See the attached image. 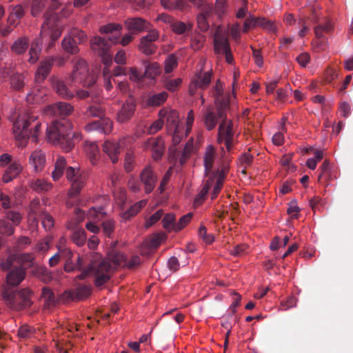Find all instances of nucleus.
I'll use <instances>...</instances> for the list:
<instances>
[{"label":"nucleus","mask_w":353,"mask_h":353,"mask_svg":"<svg viewBox=\"0 0 353 353\" xmlns=\"http://www.w3.org/2000/svg\"><path fill=\"white\" fill-rule=\"evenodd\" d=\"M29 186L32 190L38 193L46 192L52 188V184L44 179L32 180L29 183Z\"/></svg>","instance_id":"7c9ffc66"},{"label":"nucleus","mask_w":353,"mask_h":353,"mask_svg":"<svg viewBox=\"0 0 353 353\" xmlns=\"http://www.w3.org/2000/svg\"><path fill=\"white\" fill-rule=\"evenodd\" d=\"M140 179L141 183L144 185L145 193H150L154 190L157 181V176L150 166H147L142 170Z\"/></svg>","instance_id":"f3484780"},{"label":"nucleus","mask_w":353,"mask_h":353,"mask_svg":"<svg viewBox=\"0 0 353 353\" xmlns=\"http://www.w3.org/2000/svg\"><path fill=\"white\" fill-rule=\"evenodd\" d=\"M333 28V24L329 19H324L319 21L314 28V33L317 40L313 43L314 48L316 51L325 50L327 39L325 37V34L330 33Z\"/></svg>","instance_id":"f8f14e48"},{"label":"nucleus","mask_w":353,"mask_h":353,"mask_svg":"<svg viewBox=\"0 0 353 353\" xmlns=\"http://www.w3.org/2000/svg\"><path fill=\"white\" fill-rule=\"evenodd\" d=\"M14 261H16L15 254H10L7 257V259L2 260L0 263V266L3 270H8L12 267Z\"/></svg>","instance_id":"69168bd1"},{"label":"nucleus","mask_w":353,"mask_h":353,"mask_svg":"<svg viewBox=\"0 0 353 353\" xmlns=\"http://www.w3.org/2000/svg\"><path fill=\"white\" fill-rule=\"evenodd\" d=\"M205 41V37L201 33L194 32L190 37V48L196 51L200 50L204 42Z\"/></svg>","instance_id":"a19ab883"},{"label":"nucleus","mask_w":353,"mask_h":353,"mask_svg":"<svg viewBox=\"0 0 353 353\" xmlns=\"http://www.w3.org/2000/svg\"><path fill=\"white\" fill-rule=\"evenodd\" d=\"M113 43L101 37H94L90 41V46L92 52L100 57L103 64L109 67L112 64V57L110 48Z\"/></svg>","instance_id":"1a4fd4ad"},{"label":"nucleus","mask_w":353,"mask_h":353,"mask_svg":"<svg viewBox=\"0 0 353 353\" xmlns=\"http://www.w3.org/2000/svg\"><path fill=\"white\" fill-rule=\"evenodd\" d=\"M176 216L172 213H169L165 215L163 219V226L168 232L174 230L172 228L176 224L175 223Z\"/></svg>","instance_id":"8fccbe9b"},{"label":"nucleus","mask_w":353,"mask_h":353,"mask_svg":"<svg viewBox=\"0 0 353 353\" xmlns=\"http://www.w3.org/2000/svg\"><path fill=\"white\" fill-rule=\"evenodd\" d=\"M270 23L264 18H255L250 17L247 18L243 24V32H247L251 28L256 26H265Z\"/></svg>","instance_id":"c9c22d12"},{"label":"nucleus","mask_w":353,"mask_h":353,"mask_svg":"<svg viewBox=\"0 0 353 353\" xmlns=\"http://www.w3.org/2000/svg\"><path fill=\"white\" fill-rule=\"evenodd\" d=\"M199 236L207 244H210L214 241L213 235L208 234L207 228L204 225H201L199 228Z\"/></svg>","instance_id":"13d9d810"},{"label":"nucleus","mask_w":353,"mask_h":353,"mask_svg":"<svg viewBox=\"0 0 353 353\" xmlns=\"http://www.w3.org/2000/svg\"><path fill=\"white\" fill-rule=\"evenodd\" d=\"M41 123L37 116L32 114L19 115L13 123L12 132L19 148H25L30 138L37 143L39 133L41 131Z\"/></svg>","instance_id":"7ed1b4c3"},{"label":"nucleus","mask_w":353,"mask_h":353,"mask_svg":"<svg viewBox=\"0 0 353 353\" xmlns=\"http://www.w3.org/2000/svg\"><path fill=\"white\" fill-rule=\"evenodd\" d=\"M6 217L8 220L11 221L14 225H17L21 223L22 216L18 212L9 211L6 214Z\"/></svg>","instance_id":"774afa93"},{"label":"nucleus","mask_w":353,"mask_h":353,"mask_svg":"<svg viewBox=\"0 0 353 353\" xmlns=\"http://www.w3.org/2000/svg\"><path fill=\"white\" fill-rule=\"evenodd\" d=\"M68 181L70 182V188L68 190V199H75L74 204L78 200L82 188L85 185L86 174L78 167L68 166ZM69 201H68V205Z\"/></svg>","instance_id":"6e6552de"},{"label":"nucleus","mask_w":353,"mask_h":353,"mask_svg":"<svg viewBox=\"0 0 353 353\" xmlns=\"http://www.w3.org/2000/svg\"><path fill=\"white\" fill-rule=\"evenodd\" d=\"M162 6L171 11L188 12L191 6L188 0H161Z\"/></svg>","instance_id":"5701e85b"},{"label":"nucleus","mask_w":353,"mask_h":353,"mask_svg":"<svg viewBox=\"0 0 353 353\" xmlns=\"http://www.w3.org/2000/svg\"><path fill=\"white\" fill-rule=\"evenodd\" d=\"M53 85L54 90L58 94L61 95L63 97L66 96V88L63 81L55 79L53 81Z\"/></svg>","instance_id":"0e129e2a"},{"label":"nucleus","mask_w":353,"mask_h":353,"mask_svg":"<svg viewBox=\"0 0 353 353\" xmlns=\"http://www.w3.org/2000/svg\"><path fill=\"white\" fill-rule=\"evenodd\" d=\"M227 112L225 110V117H219L221 121L218 129V143H224L228 152L232 149L234 141L233 122L227 119Z\"/></svg>","instance_id":"9d476101"},{"label":"nucleus","mask_w":353,"mask_h":353,"mask_svg":"<svg viewBox=\"0 0 353 353\" xmlns=\"http://www.w3.org/2000/svg\"><path fill=\"white\" fill-rule=\"evenodd\" d=\"M72 241L78 246L83 245L86 241L85 231L83 229H78L72 232Z\"/></svg>","instance_id":"49530a36"},{"label":"nucleus","mask_w":353,"mask_h":353,"mask_svg":"<svg viewBox=\"0 0 353 353\" xmlns=\"http://www.w3.org/2000/svg\"><path fill=\"white\" fill-rule=\"evenodd\" d=\"M44 17L45 20L41 26L40 34L42 37H50L51 42L48 46L50 48L53 46L54 42L59 38L62 32L59 24L60 17L57 13L51 11L46 12Z\"/></svg>","instance_id":"0eeeda50"},{"label":"nucleus","mask_w":353,"mask_h":353,"mask_svg":"<svg viewBox=\"0 0 353 353\" xmlns=\"http://www.w3.org/2000/svg\"><path fill=\"white\" fill-rule=\"evenodd\" d=\"M163 214L162 210H159L154 214H152L148 219L146 220L145 227L148 228L153 225L155 223L160 220Z\"/></svg>","instance_id":"052dcab7"},{"label":"nucleus","mask_w":353,"mask_h":353,"mask_svg":"<svg viewBox=\"0 0 353 353\" xmlns=\"http://www.w3.org/2000/svg\"><path fill=\"white\" fill-rule=\"evenodd\" d=\"M171 30L176 34H187L192 31L193 23L191 22L185 23L183 21L174 19L170 26Z\"/></svg>","instance_id":"2f4dec72"},{"label":"nucleus","mask_w":353,"mask_h":353,"mask_svg":"<svg viewBox=\"0 0 353 353\" xmlns=\"http://www.w3.org/2000/svg\"><path fill=\"white\" fill-rule=\"evenodd\" d=\"M141 258L133 256L127 260L125 256L117 250L112 249L107 257L103 258L99 253L92 255L90 263L87 269H84V261L79 254H73L68 249V272L79 270L81 273L77 276L79 279H84L88 274L94 276V283L101 287L111 278V274L118 266H125L132 269L141 263Z\"/></svg>","instance_id":"f257e3e1"},{"label":"nucleus","mask_w":353,"mask_h":353,"mask_svg":"<svg viewBox=\"0 0 353 353\" xmlns=\"http://www.w3.org/2000/svg\"><path fill=\"white\" fill-rule=\"evenodd\" d=\"M72 129H73V125L68 121V152L73 148L76 143H79L81 139V134L79 132H69V130Z\"/></svg>","instance_id":"e433bc0d"},{"label":"nucleus","mask_w":353,"mask_h":353,"mask_svg":"<svg viewBox=\"0 0 353 353\" xmlns=\"http://www.w3.org/2000/svg\"><path fill=\"white\" fill-rule=\"evenodd\" d=\"M216 152L214 148L212 145H208L206 148L205 153L204 155V165L205 176L208 178L212 175V173L215 171H212Z\"/></svg>","instance_id":"c85d7f7f"},{"label":"nucleus","mask_w":353,"mask_h":353,"mask_svg":"<svg viewBox=\"0 0 353 353\" xmlns=\"http://www.w3.org/2000/svg\"><path fill=\"white\" fill-rule=\"evenodd\" d=\"M42 299H43L46 308H50L55 303V296L53 292L49 288L45 287L42 289Z\"/></svg>","instance_id":"c03bdc74"},{"label":"nucleus","mask_w":353,"mask_h":353,"mask_svg":"<svg viewBox=\"0 0 353 353\" xmlns=\"http://www.w3.org/2000/svg\"><path fill=\"white\" fill-rule=\"evenodd\" d=\"M34 333V330L31 327L24 325L18 330V336L21 339H26L30 337Z\"/></svg>","instance_id":"680f3d73"},{"label":"nucleus","mask_w":353,"mask_h":353,"mask_svg":"<svg viewBox=\"0 0 353 353\" xmlns=\"http://www.w3.org/2000/svg\"><path fill=\"white\" fill-rule=\"evenodd\" d=\"M197 26L199 30L202 32H206L209 28L210 25L208 23V18L203 17V15L198 14L196 17Z\"/></svg>","instance_id":"bf43d9fd"},{"label":"nucleus","mask_w":353,"mask_h":353,"mask_svg":"<svg viewBox=\"0 0 353 353\" xmlns=\"http://www.w3.org/2000/svg\"><path fill=\"white\" fill-rule=\"evenodd\" d=\"M214 52L216 55H225L227 63H233L234 59L228 35L219 28L214 36Z\"/></svg>","instance_id":"9b49d317"},{"label":"nucleus","mask_w":353,"mask_h":353,"mask_svg":"<svg viewBox=\"0 0 353 353\" xmlns=\"http://www.w3.org/2000/svg\"><path fill=\"white\" fill-rule=\"evenodd\" d=\"M29 163L35 172H41L46 165V155L41 150L33 151L29 158Z\"/></svg>","instance_id":"b1692460"},{"label":"nucleus","mask_w":353,"mask_h":353,"mask_svg":"<svg viewBox=\"0 0 353 353\" xmlns=\"http://www.w3.org/2000/svg\"><path fill=\"white\" fill-rule=\"evenodd\" d=\"M86 154L92 165H96L99 159V149L95 142L86 141L84 147Z\"/></svg>","instance_id":"c756f323"},{"label":"nucleus","mask_w":353,"mask_h":353,"mask_svg":"<svg viewBox=\"0 0 353 353\" xmlns=\"http://www.w3.org/2000/svg\"><path fill=\"white\" fill-rule=\"evenodd\" d=\"M48 94V90L43 88H34L28 92L26 101L30 104H38L43 102Z\"/></svg>","instance_id":"393cba45"},{"label":"nucleus","mask_w":353,"mask_h":353,"mask_svg":"<svg viewBox=\"0 0 353 353\" xmlns=\"http://www.w3.org/2000/svg\"><path fill=\"white\" fill-rule=\"evenodd\" d=\"M146 150H150L152 152V158L159 160L165 152V142L162 137L149 139L144 145Z\"/></svg>","instance_id":"dca6fc26"},{"label":"nucleus","mask_w":353,"mask_h":353,"mask_svg":"<svg viewBox=\"0 0 353 353\" xmlns=\"http://www.w3.org/2000/svg\"><path fill=\"white\" fill-rule=\"evenodd\" d=\"M73 68L70 81L74 83H79L83 86H92L97 79L96 74L89 72L86 62L79 57L72 60Z\"/></svg>","instance_id":"423d86ee"},{"label":"nucleus","mask_w":353,"mask_h":353,"mask_svg":"<svg viewBox=\"0 0 353 353\" xmlns=\"http://www.w3.org/2000/svg\"><path fill=\"white\" fill-rule=\"evenodd\" d=\"M66 166V161L62 156H59L55 161L54 170L52 173V177L54 181H59L63 175Z\"/></svg>","instance_id":"f704fd0d"},{"label":"nucleus","mask_w":353,"mask_h":353,"mask_svg":"<svg viewBox=\"0 0 353 353\" xmlns=\"http://www.w3.org/2000/svg\"><path fill=\"white\" fill-rule=\"evenodd\" d=\"M44 112L46 114L59 117L47 128L46 137L52 145L64 149L66 146V104L59 102L50 105Z\"/></svg>","instance_id":"f03ea898"},{"label":"nucleus","mask_w":353,"mask_h":353,"mask_svg":"<svg viewBox=\"0 0 353 353\" xmlns=\"http://www.w3.org/2000/svg\"><path fill=\"white\" fill-rule=\"evenodd\" d=\"M177 59L174 54H170L165 61V73L171 72L177 66Z\"/></svg>","instance_id":"5fc2aeb1"},{"label":"nucleus","mask_w":353,"mask_h":353,"mask_svg":"<svg viewBox=\"0 0 353 353\" xmlns=\"http://www.w3.org/2000/svg\"><path fill=\"white\" fill-rule=\"evenodd\" d=\"M91 294V288L88 285H79L76 288L77 299L81 300L87 298Z\"/></svg>","instance_id":"864d4df0"},{"label":"nucleus","mask_w":353,"mask_h":353,"mask_svg":"<svg viewBox=\"0 0 353 353\" xmlns=\"http://www.w3.org/2000/svg\"><path fill=\"white\" fill-rule=\"evenodd\" d=\"M163 110L159 112L161 117H163ZM166 118V128L168 133L172 132L179 129V113L174 110H171L168 112L164 114Z\"/></svg>","instance_id":"a878e982"},{"label":"nucleus","mask_w":353,"mask_h":353,"mask_svg":"<svg viewBox=\"0 0 353 353\" xmlns=\"http://www.w3.org/2000/svg\"><path fill=\"white\" fill-rule=\"evenodd\" d=\"M28 47V39L27 37H21L17 39L11 46L12 50L18 54L23 53Z\"/></svg>","instance_id":"37998d69"},{"label":"nucleus","mask_w":353,"mask_h":353,"mask_svg":"<svg viewBox=\"0 0 353 353\" xmlns=\"http://www.w3.org/2000/svg\"><path fill=\"white\" fill-rule=\"evenodd\" d=\"M40 201L38 198L34 199L30 204L29 219H32L34 221L37 222V215L40 212Z\"/></svg>","instance_id":"de8ad7c7"},{"label":"nucleus","mask_w":353,"mask_h":353,"mask_svg":"<svg viewBox=\"0 0 353 353\" xmlns=\"http://www.w3.org/2000/svg\"><path fill=\"white\" fill-rule=\"evenodd\" d=\"M136 108V103L132 100H128L121 106L117 115V119L119 123L128 121L133 116Z\"/></svg>","instance_id":"aec40b11"},{"label":"nucleus","mask_w":353,"mask_h":353,"mask_svg":"<svg viewBox=\"0 0 353 353\" xmlns=\"http://www.w3.org/2000/svg\"><path fill=\"white\" fill-rule=\"evenodd\" d=\"M229 171V165L227 162H223L221 166L216 172L212 173V175L208 179L202 189L195 198L194 205L195 206L201 205L205 200V196L211 187L214 185L211 199H214L219 194L223 188L224 181Z\"/></svg>","instance_id":"20e7f679"},{"label":"nucleus","mask_w":353,"mask_h":353,"mask_svg":"<svg viewBox=\"0 0 353 353\" xmlns=\"http://www.w3.org/2000/svg\"><path fill=\"white\" fill-rule=\"evenodd\" d=\"M218 119H220L218 112L216 113L212 108H208L204 115V123L207 130H213L218 123Z\"/></svg>","instance_id":"473e14b6"},{"label":"nucleus","mask_w":353,"mask_h":353,"mask_svg":"<svg viewBox=\"0 0 353 353\" xmlns=\"http://www.w3.org/2000/svg\"><path fill=\"white\" fill-rule=\"evenodd\" d=\"M52 241L51 237L47 236L45 239H43L42 241H39L36 245V250L39 252H46L50 248V243Z\"/></svg>","instance_id":"338daca9"},{"label":"nucleus","mask_w":353,"mask_h":353,"mask_svg":"<svg viewBox=\"0 0 353 353\" xmlns=\"http://www.w3.org/2000/svg\"><path fill=\"white\" fill-rule=\"evenodd\" d=\"M14 231V227L6 220L0 219V234L10 236Z\"/></svg>","instance_id":"603ef678"},{"label":"nucleus","mask_w":353,"mask_h":353,"mask_svg":"<svg viewBox=\"0 0 353 353\" xmlns=\"http://www.w3.org/2000/svg\"><path fill=\"white\" fill-rule=\"evenodd\" d=\"M103 150L110 157L111 161L115 163L119 160L121 146L119 142L108 140L103 145Z\"/></svg>","instance_id":"4be33fe9"},{"label":"nucleus","mask_w":353,"mask_h":353,"mask_svg":"<svg viewBox=\"0 0 353 353\" xmlns=\"http://www.w3.org/2000/svg\"><path fill=\"white\" fill-rule=\"evenodd\" d=\"M212 72H200L196 75V78L192 82L194 84L195 87H199L201 88H206L211 81Z\"/></svg>","instance_id":"4c0bfd02"},{"label":"nucleus","mask_w":353,"mask_h":353,"mask_svg":"<svg viewBox=\"0 0 353 353\" xmlns=\"http://www.w3.org/2000/svg\"><path fill=\"white\" fill-rule=\"evenodd\" d=\"M45 1L44 0H34L32 1L31 13L34 17L37 16L44 8Z\"/></svg>","instance_id":"4d7b16f0"},{"label":"nucleus","mask_w":353,"mask_h":353,"mask_svg":"<svg viewBox=\"0 0 353 353\" xmlns=\"http://www.w3.org/2000/svg\"><path fill=\"white\" fill-rule=\"evenodd\" d=\"M227 0H216L214 12L219 19H221L227 12Z\"/></svg>","instance_id":"a18cd8bd"},{"label":"nucleus","mask_w":353,"mask_h":353,"mask_svg":"<svg viewBox=\"0 0 353 353\" xmlns=\"http://www.w3.org/2000/svg\"><path fill=\"white\" fill-rule=\"evenodd\" d=\"M11 86L15 90L21 89L24 85V77L19 74H14L10 78Z\"/></svg>","instance_id":"3c124183"},{"label":"nucleus","mask_w":353,"mask_h":353,"mask_svg":"<svg viewBox=\"0 0 353 353\" xmlns=\"http://www.w3.org/2000/svg\"><path fill=\"white\" fill-rule=\"evenodd\" d=\"M26 271L21 267H17L10 271L6 276L8 287L19 285L26 278Z\"/></svg>","instance_id":"412c9836"},{"label":"nucleus","mask_w":353,"mask_h":353,"mask_svg":"<svg viewBox=\"0 0 353 353\" xmlns=\"http://www.w3.org/2000/svg\"><path fill=\"white\" fill-rule=\"evenodd\" d=\"M159 37V34L157 30L153 29L150 30L147 35L141 39L139 45V50L146 55L154 54L157 49V46L154 42L158 39Z\"/></svg>","instance_id":"4468645a"},{"label":"nucleus","mask_w":353,"mask_h":353,"mask_svg":"<svg viewBox=\"0 0 353 353\" xmlns=\"http://www.w3.org/2000/svg\"><path fill=\"white\" fill-rule=\"evenodd\" d=\"M52 61L49 59L41 62L35 73V81L37 83H41L46 79L52 69Z\"/></svg>","instance_id":"cd10ccee"},{"label":"nucleus","mask_w":353,"mask_h":353,"mask_svg":"<svg viewBox=\"0 0 353 353\" xmlns=\"http://www.w3.org/2000/svg\"><path fill=\"white\" fill-rule=\"evenodd\" d=\"M143 63L145 65V70L144 72L145 77L149 79H154L161 73V68L157 63H148V61H145Z\"/></svg>","instance_id":"58836bf2"},{"label":"nucleus","mask_w":353,"mask_h":353,"mask_svg":"<svg viewBox=\"0 0 353 353\" xmlns=\"http://www.w3.org/2000/svg\"><path fill=\"white\" fill-rule=\"evenodd\" d=\"M35 274L41 281L48 283L52 280V275L50 271L45 267H38L35 270Z\"/></svg>","instance_id":"09e8293b"},{"label":"nucleus","mask_w":353,"mask_h":353,"mask_svg":"<svg viewBox=\"0 0 353 353\" xmlns=\"http://www.w3.org/2000/svg\"><path fill=\"white\" fill-rule=\"evenodd\" d=\"M192 216V213H188L185 215H183L182 217H181L179 222L176 223L174 226L172 227L174 228V231L178 232L182 230L190 222Z\"/></svg>","instance_id":"6e6d98bb"},{"label":"nucleus","mask_w":353,"mask_h":353,"mask_svg":"<svg viewBox=\"0 0 353 353\" xmlns=\"http://www.w3.org/2000/svg\"><path fill=\"white\" fill-rule=\"evenodd\" d=\"M124 24L132 34L143 32L150 28V23L141 17L128 18L125 21Z\"/></svg>","instance_id":"a211bd4d"},{"label":"nucleus","mask_w":353,"mask_h":353,"mask_svg":"<svg viewBox=\"0 0 353 353\" xmlns=\"http://www.w3.org/2000/svg\"><path fill=\"white\" fill-rule=\"evenodd\" d=\"M167 98L166 92L152 94L148 97L147 104L150 106H159L166 101Z\"/></svg>","instance_id":"ea45409f"},{"label":"nucleus","mask_w":353,"mask_h":353,"mask_svg":"<svg viewBox=\"0 0 353 353\" xmlns=\"http://www.w3.org/2000/svg\"><path fill=\"white\" fill-rule=\"evenodd\" d=\"M16 261L20 264V267L25 269L30 268L33 266L34 261V255L32 253L15 254Z\"/></svg>","instance_id":"72a5a7b5"},{"label":"nucleus","mask_w":353,"mask_h":353,"mask_svg":"<svg viewBox=\"0 0 353 353\" xmlns=\"http://www.w3.org/2000/svg\"><path fill=\"white\" fill-rule=\"evenodd\" d=\"M39 52L40 48L39 46L37 44H32L29 50L30 58L28 59V61L32 63H35L39 59Z\"/></svg>","instance_id":"e2e57ef3"},{"label":"nucleus","mask_w":353,"mask_h":353,"mask_svg":"<svg viewBox=\"0 0 353 353\" xmlns=\"http://www.w3.org/2000/svg\"><path fill=\"white\" fill-rule=\"evenodd\" d=\"M212 95L219 117H225V110H228L230 108V96L224 93L222 83L219 80L216 81L212 89Z\"/></svg>","instance_id":"ddd939ff"},{"label":"nucleus","mask_w":353,"mask_h":353,"mask_svg":"<svg viewBox=\"0 0 353 353\" xmlns=\"http://www.w3.org/2000/svg\"><path fill=\"white\" fill-rule=\"evenodd\" d=\"M23 170V166L19 162L14 161L4 171L2 176L3 183H9L17 178Z\"/></svg>","instance_id":"bb28decb"},{"label":"nucleus","mask_w":353,"mask_h":353,"mask_svg":"<svg viewBox=\"0 0 353 353\" xmlns=\"http://www.w3.org/2000/svg\"><path fill=\"white\" fill-rule=\"evenodd\" d=\"M86 114L88 117H98L102 119L105 116V108L100 103H95L90 105L87 110Z\"/></svg>","instance_id":"79ce46f5"},{"label":"nucleus","mask_w":353,"mask_h":353,"mask_svg":"<svg viewBox=\"0 0 353 353\" xmlns=\"http://www.w3.org/2000/svg\"><path fill=\"white\" fill-rule=\"evenodd\" d=\"M85 40V34L77 28H72L68 34V54H77L79 52L78 44Z\"/></svg>","instance_id":"2eb2a0df"},{"label":"nucleus","mask_w":353,"mask_h":353,"mask_svg":"<svg viewBox=\"0 0 353 353\" xmlns=\"http://www.w3.org/2000/svg\"><path fill=\"white\" fill-rule=\"evenodd\" d=\"M1 294L6 305L14 310H22L32 304V292L29 288L17 292L12 288L7 287Z\"/></svg>","instance_id":"39448f33"},{"label":"nucleus","mask_w":353,"mask_h":353,"mask_svg":"<svg viewBox=\"0 0 353 353\" xmlns=\"http://www.w3.org/2000/svg\"><path fill=\"white\" fill-rule=\"evenodd\" d=\"M122 26L118 23H108L101 26L99 31L101 34H108V39L111 43L117 44L121 36Z\"/></svg>","instance_id":"6ab92c4d"}]
</instances>
